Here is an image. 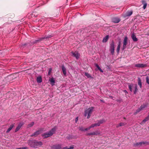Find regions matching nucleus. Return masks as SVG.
<instances>
[{"label": "nucleus", "instance_id": "7ed1b4c3", "mask_svg": "<svg viewBox=\"0 0 149 149\" xmlns=\"http://www.w3.org/2000/svg\"><path fill=\"white\" fill-rule=\"evenodd\" d=\"M94 109V108L93 107H91L86 110L85 111L84 116H86L87 115V118L88 119L90 118L91 114L92 113Z\"/></svg>", "mask_w": 149, "mask_h": 149}, {"label": "nucleus", "instance_id": "473e14b6", "mask_svg": "<svg viewBox=\"0 0 149 149\" xmlns=\"http://www.w3.org/2000/svg\"><path fill=\"white\" fill-rule=\"evenodd\" d=\"M34 123L33 122H32L30 124H29L28 125V126H27L28 127H32L34 125Z\"/></svg>", "mask_w": 149, "mask_h": 149}, {"label": "nucleus", "instance_id": "ddd939ff", "mask_svg": "<svg viewBox=\"0 0 149 149\" xmlns=\"http://www.w3.org/2000/svg\"><path fill=\"white\" fill-rule=\"evenodd\" d=\"M72 54L77 59H78L79 58L80 54L78 52H72Z\"/></svg>", "mask_w": 149, "mask_h": 149}, {"label": "nucleus", "instance_id": "f03ea898", "mask_svg": "<svg viewBox=\"0 0 149 149\" xmlns=\"http://www.w3.org/2000/svg\"><path fill=\"white\" fill-rule=\"evenodd\" d=\"M56 127L53 128L49 131L44 133L42 134V136L44 138H47L52 136L56 131Z\"/></svg>", "mask_w": 149, "mask_h": 149}, {"label": "nucleus", "instance_id": "423d86ee", "mask_svg": "<svg viewBox=\"0 0 149 149\" xmlns=\"http://www.w3.org/2000/svg\"><path fill=\"white\" fill-rule=\"evenodd\" d=\"M127 37L125 36L123 41V47L122 49L123 50H124L126 47V45L127 44Z\"/></svg>", "mask_w": 149, "mask_h": 149}, {"label": "nucleus", "instance_id": "f3484780", "mask_svg": "<svg viewBox=\"0 0 149 149\" xmlns=\"http://www.w3.org/2000/svg\"><path fill=\"white\" fill-rule=\"evenodd\" d=\"M131 37L134 41L136 42L138 41V39L136 38V36L134 33L132 34Z\"/></svg>", "mask_w": 149, "mask_h": 149}, {"label": "nucleus", "instance_id": "6e6552de", "mask_svg": "<svg viewBox=\"0 0 149 149\" xmlns=\"http://www.w3.org/2000/svg\"><path fill=\"white\" fill-rule=\"evenodd\" d=\"M24 124V123L23 122H21L19 123L18 126L16 128L15 130V132H17Z\"/></svg>", "mask_w": 149, "mask_h": 149}, {"label": "nucleus", "instance_id": "c9c22d12", "mask_svg": "<svg viewBox=\"0 0 149 149\" xmlns=\"http://www.w3.org/2000/svg\"><path fill=\"white\" fill-rule=\"evenodd\" d=\"M146 82L147 83L149 84V78L148 77H147L146 78Z\"/></svg>", "mask_w": 149, "mask_h": 149}, {"label": "nucleus", "instance_id": "a211bd4d", "mask_svg": "<svg viewBox=\"0 0 149 149\" xmlns=\"http://www.w3.org/2000/svg\"><path fill=\"white\" fill-rule=\"evenodd\" d=\"M15 124H13L11 125L9 127L7 131L6 132L7 133H8L12 129V128L14 126Z\"/></svg>", "mask_w": 149, "mask_h": 149}, {"label": "nucleus", "instance_id": "a19ab883", "mask_svg": "<svg viewBox=\"0 0 149 149\" xmlns=\"http://www.w3.org/2000/svg\"><path fill=\"white\" fill-rule=\"evenodd\" d=\"M78 120V117H77L75 118V123H77Z\"/></svg>", "mask_w": 149, "mask_h": 149}, {"label": "nucleus", "instance_id": "0eeeda50", "mask_svg": "<svg viewBox=\"0 0 149 149\" xmlns=\"http://www.w3.org/2000/svg\"><path fill=\"white\" fill-rule=\"evenodd\" d=\"M115 48V45L114 43L112 41L111 44H110V51L111 54L113 55L114 52V50Z\"/></svg>", "mask_w": 149, "mask_h": 149}, {"label": "nucleus", "instance_id": "cd10ccee", "mask_svg": "<svg viewBox=\"0 0 149 149\" xmlns=\"http://www.w3.org/2000/svg\"><path fill=\"white\" fill-rule=\"evenodd\" d=\"M133 85V84H129L128 85V87L131 92L132 91V87Z\"/></svg>", "mask_w": 149, "mask_h": 149}, {"label": "nucleus", "instance_id": "1a4fd4ad", "mask_svg": "<svg viewBox=\"0 0 149 149\" xmlns=\"http://www.w3.org/2000/svg\"><path fill=\"white\" fill-rule=\"evenodd\" d=\"M147 66L146 64L140 63L136 64L135 65V67L138 68H144Z\"/></svg>", "mask_w": 149, "mask_h": 149}, {"label": "nucleus", "instance_id": "f8f14e48", "mask_svg": "<svg viewBox=\"0 0 149 149\" xmlns=\"http://www.w3.org/2000/svg\"><path fill=\"white\" fill-rule=\"evenodd\" d=\"M100 134V132L98 131H97L95 132H93L88 133L87 134V135L88 136H91L93 135H97L99 134Z\"/></svg>", "mask_w": 149, "mask_h": 149}, {"label": "nucleus", "instance_id": "f257e3e1", "mask_svg": "<svg viewBox=\"0 0 149 149\" xmlns=\"http://www.w3.org/2000/svg\"><path fill=\"white\" fill-rule=\"evenodd\" d=\"M28 143L30 147L34 148H37L42 145V143L41 141H37L35 140H29L28 141Z\"/></svg>", "mask_w": 149, "mask_h": 149}, {"label": "nucleus", "instance_id": "4be33fe9", "mask_svg": "<svg viewBox=\"0 0 149 149\" xmlns=\"http://www.w3.org/2000/svg\"><path fill=\"white\" fill-rule=\"evenodd\" d=\"M105 122V121L104 119H102L101 120L98 121L97 123H96L97 126H99L101 124H102L104 122Z\"/></svg>", "mask_w": 149, "mask_h": 149}, {"label": "nucleus", "instance_id": "a18cd8bd", "mask_svg": "<svg viewBox=\"0 0 149 149\" xmlns=\"http://www.w3.org/2000/svg\"><path fill=\"white\" fill-rule=\"evenodd\" d=\"M100 101H101V102H103V101L102 100H101Z\"/></svg>", "mask_w": 149, "mask_h": 149}, {"label": "nucleus", "instance_id": "20e7f679", "mask_svg": "<svg viewBox=\"0 0 149 149\" xmlns=\"http://www.w3.org/2000/svg\"><path fill=\"white\" fill-rule=\"evenodd\" d=\"M74 148L72 146H70L69 148L67 147H64L63 148H61V145L57 144L53 145L51 148L52 149H73Z\"/></svg>", "mask_w": 149, "mask_h": 149}, {"label": "nucleus", "instance_id": "39448f33", "mask_svg": "<svg viewBox=\"0 0 149 149\" xmlns=\"http://www.w3.org/2000/svg\"><path fill=\"white\" fill-rule=\"evenodd\" d=\"M149 145V142L141 141L134 144L135 147H140L143 145Z\"/></svg>", "mask_w": 149, "mask_h": 149}, {"label": "nucleus", "instance_id": "58836bf2", "mask_svg": "<svg viewBox=\"0 0 149 149\" xmlns=\"http://www.w3.org/2000/svg\"><path fill=\"white\" fill-rule=\"evenodd\" d=\"M91 126L89 127H88V128H86L85 129H84V131H86L88 130H90L91 128Z\"/></svg>", "mask_w": 149, "mask_h": 149}, {"label": "nucleus", "instance_id": "f704fd0d", "mask_svg": "<svg viewBox=\"0 0 149 149\" xmlns=\"http://www.w3.org/2000/svg\"><path fill=\"white\" fill-rule=\"evenodd\" d=\"M97 126L96 123H95L94 124H92L91 125V128H93Z\"/></svg>", "mask_w": 149, "mask_h": 149}, {"label": "nucleus", "instance_id": "393cba45", "mask_svg": "<svg viewBox=\"0 0 149 149\" xmlns=\"http://www.w3.org/2000/svg\"><path fill=\"white\" fill-rule=\"evenodd\" d=\"M95 65L101 72H103V71L100 68L99 65L95 63Z\"/></svg>", "mask_w": 149, "mask_h": 149}, {"label": "nucleus", "instance_id": "6ab92c4d", "mask_svg": "<svg viewBox=\"0 0 149 149\" xmlns=\"http://www.w3.org/2000/svg\"><path fill=\"white\" fill-rule=\"evenodd\" d=\"M142 4H143V8L145 9L146 7L147 3L145 0H142L141 1Z\"/></svg>", "mask_w": 149, "mask_h": 149}, {"label": "nucleus", "instance_id": "c03bdc74", "mask_svg": "<svg viewBox=\"0 0 149 149\" xmlns=\"http://www.w3.org/2000/svg\"><path fill=\"white\" fill-rule=\"evenodd\" d=\"M61 9H64L65 8H64L63 7H62V8H61Z\"/></svg>", "mask_w": 149, "mask_h": 149}, {"label": "nucleus", "instance_id": "aec40b11", "mask_svg": "<svg viewBox=\"0 0 149 149\" xmlns=\"http://www.w3.org/2000/svg\"><path fill=\"white\" fill-rule=\"evenodd\" d=\"M148 105V104H143L142 105H141L140 107V109L141 110H143Z\"/></svg>", "mask_w": 149, "mask_h": 149}, {"label": "nucleus", "instance_id": "37998d69", "mask_svg": "<svg viewBox=\"0 0 149 149\" xmlns=\"http://www.w3.org/2000/svg\"><path fill=\"white\" fill-rule=\"evenodd\" d=\"M123 92L125 93H128V92H127V91L126 90H124Z\"/></svg>", "mask_w": 149, "mask_h": 149}, {"label": "nucleus", "instance_id": "bb28decb", "mask_svg": "<svg viewBox=\"0 0 149 149\" xmlns=\"http://www.w3.org/2000/svg\"><path fill=\"white\" fill-rule=\"evenodd\" d=\"M125 125V123H120L119 124H118L116 126L117 127H118L120 126H124Z\"/></svg>", "mask_w": 149, "mask_h": 149}, {"label": "nucleus", "instance_id": "2eb2a0df", "mask_svg": "<svg viewBox=\"0 0 149 149\" xmlns=\"http://www.w3.org/2000/svg\"><path fill=\"white\" fill-rule=\"evenodd\" d=\"M41 132V130H38L35 132L33 134L31 135V136L32 137L34 136L36 137Z\"/></svg>", "mask_w": 149, "mask_h": 149}, {"label": "nucleus", "instance_id": "72a5a7b5", "mask_svg": "<svg viewBox=\"0 0 149 149\" xmlns=\"http://www.w3.org/2000/svg\"><path fill=\"white\" fill-rule=\"evenodd\" d=\"M16 149H28V148L26 147H23L21 148H17Z\"/></svg>", "mask_w": 149, "mask_h": 149}, {"label": "nucleus", "instance_id": "9d476101", "mask_svg": "<svg viewBox=\"0 0 149 149\" xmlns=\"http://www.w3.org/2000/svg\"><path fill=\"white\" fill-rule=\"evenodd\" d=\"M120 21V19L117 17H114L112 19V22L114 23H118Z\"/></svg>", "mask_w": 149, "mask_h": 149}, {"label": "nucleus", "instance_id": "412c9836", "mask_svg": "<svg viewBox=\"0 0 149 149\" xmlns=\"http://www.w3.org/2000/svg\"><path fill=\"white\" fill-rule=\"evenodd\" d=\"M138 85L139 86L140 88L142 87V82L141 78L139 77L138 78Z\"/></svg>", "mask_w": 149, "mask_h": 149}, {"label": "nucleus", "instance_id": "4c0bfd02", "mask_svg": "<svg viewBox=\"0 0 149 149\" xmlns=\"http://www.w3.org/2000/svg\"><path fill=\"white\" fill-rule=\"evenodd\" d=\"M79 130L81 131H84V128L83 127H79Z\"/></svg>", "mask_w": 149, "mask_h": 149}, {"label": "nucleus", "instance_id": "e433bc0d", "mask_svg": "<svg viewBox=\"0 0 149 149\" xmlns=\"http://www.w3.org/2000/svg\"><path fill=\"white\" fill-rule=\"evenodd\" d=\"M51 35H50L49 36H47V37H45L44 38H41L40 40H43V39H45V38H49V37H51Z\"/></svg>", "mask_w": 149, "mask_h": 149}, {"label": "nucleus", "instance_id": "5701e85b", "mask_svg": "<svg viewBox=\"0 0 149 149\" xmlns=\"http://www.w3.org/2000/svg\"><path fill=\"white\" fill-rule=\"evenodd\" d=\"M36 81L38 83H41L42 82V78L41 76H39L37 77Z\"/></svg>", "mask_w": 149, "mask_h": 149}, {"label": "nucleus", "instance_id": "79ce46f5", "mask_svg": "<svg viewBox=\"0 0 149 149\" xmlns=\"http://www.w3.org/2000/svg\"><path fill=\"white\" fill-rule=\"evenodd\" d=\"M120 44H121V42H120V41H119L118 42V45H119L120 46Z\"/></svg>", "mask_w": 149, "mask_h": 149}, {"label": "nucleus", "instance_id": "4468645a", "mask_svg": "<svg viewBox=\"0 0 149 149\" xmlns=\"http://www.w3.org/2000/svg\"><path fill=\"white\" fill-rule=\"evenodd\" d=\"M133 12L132 11H127L125 15H124V17H127L131 16Z\"/></svg>", "mask_w": 149, "mask_h": 149}, {"label": "nucleus", "instance_id": "c85d7f7f", "mask_svg": "<svg viewBox=\"0 0 149 149\" xmlns=\"http://www.w3.org/2000/svg\"><path fill=\"white\" fill-rule=\"evenodd\" d=\"M85 74L86 76L88 78H92V77L90 75V74L87 72H85Z\"/></svg>", "mask_w": 149, "mask_h": 149}, {"label": "nucleus", "instance_id": "a878e982", "mask_svg": "<svg viewBox=\"0 0 149 149\" xmlns=\"http://www.w3.org/2000/svg\"><path fill=\"white\" fill-rule=\"evenodd\" d=\"M109 38L108 36H106L102 40V42H106L108 40Z\"/></svg>", "mask_w": 149, "mask_h": 149}, {"label": "nucleus", "instance_id": "2f4dec72", "mask_svg": "<svg viewBox=\"0 0 149 149\" xmlns=\"http://www.w3.org/2000/svg\"><path fill=\"white\" fill-rule=\"evenodd\" d=\"M137 90H138V89L137 88V87L136 85V86H135V87H134V94H136V92L137 91Z\"/></svg>", "mask_w": 149, "mask_h": 149}, {"label": "nucleus", "instance_id": "c756f323", "mask_svg": "<svg viewBox=\"0 0 149 149\" xmlns=\"http://www.w3.org/2000/svg\"><path fill=\"white\" fill-rule=\"evenodd\" d=\"M120 46L119 45H118V46L116 49V52L118 53L119 52Z\"/></svg>", "mask_w": 149, "mask_h": 149}, {"label": "nucleus", "instance_id": "dca6fc26", "mask_svg": "<svg viewBox=\"0 0 149 149\" xmlns=\"http://www.w3.org/2000/svg\"><path fill=\"white\" fill-rule=\"evenodd\" d=\"M62 69L64 75L65 76H66L67 75L66 70V68L64 65L62 66Z\"/></svg>", "mask_w": 149, "mask_h": 149}, {"label": "nucleus", "instance_id": "49530a36", "mask_svg": "<svg viewBox=\"0 0 149 149\" xmlns=\"http://www.w3.org/2000/svg\"><path fill=\"white\" fill-rule=\"evenodd\" d=\"M148 129H149V127H148Z\"/></svg>", "mask_w": 149, "mask_h": 149}, {"label": "nucleus", "instance_id": "7c9ffc66", "mask_svg": "<svg viewBox=\"0 0 149 149\" xmlns=\"http://www.w3.org/2000/svg\"><path fill=\"white\" fill-rule=\"evenodd\" d=\"M141 110L140 109V108L139 107L136 110V112L134 113V114H136L137 113L139 112Z\"/></svg>", "mask_w": 149, "mask_h": 149}, {"label": "nucleus", "instance_id": "b1692460", "mask_svg": "<svg viewBox=\"0 0 149 149\" xmlns=\"http://www.w3.org/2000/svg\"><path fill=\"white\" fill-rule=\"evenodd\" d=\"M149 120V115L146 117L145 118L143 119L141 122V124L145 123L146 122Z\"/></svg>", "mask_w": 149, "mask_h": 149}, {"label": "nucleus", "instance_id": "ea45409f", "mask_svg": "<svg viewBox=\"0 0 149 149\" xmlns=\"http://www.w3.org/2000/svg\"><path fill=\"white\" fill-rule=\"evenodd\" d=\"M52 70V69L51 68H50L49 70L48 71V75H49L51 73V72Z\"/></svg>", "mask_w": 149, "mask_h": 149}, {"label": "nucleus", "instance_id": "9b49d317", "mask_svg": "<svg viewBox=\"0 0 149 149\" xmlns=\"http://www.w3.org/2000/svg\"><path fill=\"white\" fill-rule=\"evenodd\" d=\"M49 81L52 86H53L54 85L55 82V80L53 77H52L49 79Z\"/></svg>", "mask_w": 149, "mask_h": 149}]
</instances>
